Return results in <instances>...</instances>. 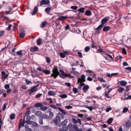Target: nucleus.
<instances>
[{
	"instance_id": "obj_1",
	"label": "nucleus",
	"mask_w": 131,
	"mask_h": 131,
	"mask_svg": "<svg viewBox=\"0 0 131 131\" xmlns=\"http://www.w3.org/2000/svg\"><path fill=\"white\" fill-rule=\"evenodd\" d=\"M61 116V118H63L64 116L61 113H59L58 115H57L55 119H54L52 123H54L56 125L58 123L60 122V116Z\"/></svg>"
},
{
	"instance_id": "obj_2",
	"label": "nucleus",
	"mask_w": 131,
	"mask_h": 131,
	"mask_svg": "<svg viewBox=\"0 0 131 131\" xmlns=\"http://www.w3.org/2000/svg\"><path fill=\"white\" fill-rule=\"evenodd\" d=\"M109 19V18L106 17L102 19L101 21V24L97 28H95V30H98L101 29L103 25L107 22L108 20Z\"/></svg>"
},
{
	"instance_id": "obj_3",
	"label": "nucleus",
	"mask_w": 131,
	"mask_h": 131,
	"mask_svg": "<svg viewBox=\"0 0 131 131\" xmlns=\"http://www.w3.org/2000/svg\"><path fill=\"white\" fill-rule=\"evenodd\" d=\"M52 73L51 74V77H53L54 79L56 78L59 74L58 72L57 67L55 68L52 70Z\"/></svg>"
},
{
	"instance_id": "obj_4",
	"label": "nucleus",
	"mask_w": 131,
	"mask_h": 131,
	"mask_svg": "<svg viewBox=\"0 0 131 131\" xmlns=\"http://www.w3.org/2000/svg\"><path fill=\"white\" fill-rule=\"evenodd\" d=\"M50 3V1L49 0H42L40 2V5H38L40 6H42L43 5H48Z\"/></svg>"
},
{
	"instance_id": "obj_5",
	"label": "nucleus",
	"mask_w": 131,
	"mask_h": 131,
	"mask_svg": "<svg viewBox=\"0 0 131 131\" xmlns=\"http://www.w3.org/2000/svg\"><path fill=\"white\" fill-rule=\"evenodd\" d=\"M37 86H34L32 88H31V89H30L28 90H27L28 92H29V94L30 95L36 90L37 89Z\"/></svg>"
},
{
	"instance_id": "obj_6",
	"label": "nucleus",
	"mask_w": 131,
	"mask_h": 131,
	"mask_svg": "<svg viewBox=\"0 0 131 131\" xmlns=\"http://www.w3.org/2000/svg\"><path fill=\"white\" fill-rule=\"evenodd\" d=\"M81 78H79L78 80V83H79L83 82L85 81V77L84 75H82L81 76Z\"/></svg>"
},
{
	"instance_id": "obj_7",
	"label": "nucleus",
	"mask_w": 131,
	"mask_h": 131,
	"mask_svg": "<svg viewBox=\"0 0 131 131\" xmlns=\"http://www.w3.org/2000/svg\"><path fill=\"white\" fill-rule=\"evenodd\" d=\"M72 121L75 124H77L78 122L80 125H81V120L79 118H78L77 120L75 118H72Z\"/></svg>"
},
{
	"instance_id": "obj_8",
	"label": "nucleus",
	"mask_w": 131,
	"mask_h": 131,
	"mask_svg": "<svg viewBox=\"0 0 131 131\" xmlns=\"http://www.w3.org/2000/svg\"><path fill=\"white\" fill-rule=\"evenodd\" d=\"M2 79L3 81H4L5 79L8 77V75L6 74L4 71L2 72Z\"/></svg>"
},
{
	"instance_id": "obj_9",
	"label": "nucleus",
	"mask_w": 131,
	"mask_h": 131,
	"mask_svg": "<svg viewBox=\"0 0 131 131\" xmlns=\"http://www.w3.org/2000/svg\"><path fill=\"white\" fill-rule=\"evenodd\" d=\"M31 117L30 116H27L26 117V120L25 121V123L29 124H31V122L30 121Z\"/></svg>"
},
{
	"instance_id": "obj_10",
	"label": "nucleus",
	"mask_w": 131,
	"mask_h": 131,
	"mask_svg": "<svg viewBox=\"0 0 131 131\" xmlns=\"http://www.w3.org/2000/svg\"><path fill=\"white\" fill-rule=\"evenodd\" d=\"M38 50V48L36 46L32 47L31 48L30 51L32 52H35L37 51Z\"/></svg>"
},
{
	"instance_id": "obj_11",
	"label": "nucleus",
	"mask_w": 131,
	"mask_h": 131,
	"mask_svg": "<svg viewBox=\"0 0 131 131\" xmlns=\"http://www.w3.org/2000/svg\"><path fill=\"white\" fill-rule=\"evenodd\" d=\"M68 129V127L66 125L63 126L62 128L60 129V131H67Z\"/></svg>"
},
{
	"instance_id": "obj_12",
	"label": "nucleus",
	"mask_w": 131,
	"mask_h": 131,
	"mask_svg": "<svg viewBox=\"0 0 131 131\" xmlns=\"http://www.w3.org/2000/svg\"><path fill=\"white\" fill-rule=\"evenodd\" d=\"M89 86L88 85H86L84 86L83 88V92L84 93H86L87 92L89 88Z\"/></svg>"
},
{
	"instance_id": "obj_13",
	"label": "nucleus",
	"mask_w": 131,
	"mask_h": 131,
	"mask_svg": "<svg viewBox=\"0 0 131 131\" xmlns=\"http://www.w3.org/2000/svg\"><path fill=\"white\" fill-rule=\"evenodd\" d=\"M56 27L54 29L55 31L57 32V30L58 29L59 30H60L61 29V26L59 24H57L56 25ZM59 31H57L58 32H59Z\"/></svg>"
},
{
	"instance_id": "obj_14",
	"label": "nucleus",
	"mask_w": 131,
	"mask_h": 131,
	"mask_svg": "<svg viewBox=\"0 0 131 131\" xmlns=\"http://www.w3.org/2000/svg\"><path fill=\"white\" fill-rule=\"evenodd\" d=\"M47 23V21H44L42 22L41 24L40 25V27L42 28H44L45 26L46 25Z\"/></svg>"
},
{
	"instance_id": "obj_15",
	"label": "nucleus",
	"mask_w": 131,
	"mask_h": 131,
	"mask_svg": "<svg viewBox=\"0 0 131 131\" xmlns=\"http://www.w3.org/2000/svg\"><path fill=\"white\" fill-rule=\"evenodd\" d=\"M92 14V12L89 10H86L85 13V15L88 16H90Z\"/></svg>"
},
{
	"instance_id": "obj_16",
	"label": "nucleus",
	"mask_w": 131,
	"mask_h": 131,
	"mask_svg": "<svg viewBox=\"0 0 131 131\" xmlns=\"http://www.w3.org/2000/svg\"><path fill=\"white\" fill-rule=\"evenodd\" d=\"M67 18V17L64 16H61L58 17V19L59 20H64Z\"/></svg>"
},
{
	"instance_id": "obj_17",
	"label": "nucleus",
	"mask_w": 131,
	"mask_h": 131,
	"mask_svg": "<svg viewBox=\"0 0 131 131\" xmlns=\"http://www.w3.org/2000/svg\"><path fill=\"white\" fill-rule=\"evenodd\" d=\"M41 112L40 111H38L35 113V115L37 116L41 117L42 115Z\"/></svg>"
},
{
	"instance_id": "obj_18",
	"label": "nucleus",
	"mask_w": 131,
	"mask_h": 131,
	"mask_svg": "<svg viewBox=\"0 0 131 131\" xmlns=\"http://www.w3.org/2000/svg\"><path fill=\"white\" fill-rule=\"evenodd\" d=\"M38 9V7H35L33 10V12L32 13V15H35L37 13Z\"/></svg>"
},
{
	"instance_id": "obj_19",
	"label": "nucleus",
	"mask_w": 131,
	"mask_h": 131,
	"mask_svg": "<svg viewBox=\"0 0 131 131\" xmlns=\"http://www.w3.org/2000/svg\"><path fill=\"white\" fill-rule=\"evenodd\" d=\"M43 105L41 103H36L35 105V106L36 107H40V108L43 106Z\"/></svg>"
},
{
	"instance_id": "obj_20",
	"label": "nucleus",
	"mask_w": 131,
	"mask_h": 131,
	"mask_svg": "<svg viewBox=\"0 0 131 131\" xmlns=\"http://www.w3.org/2000/svg\"><path fill=\"white\" fill-rule=\"evenodd\" d=\"M131 125V123L130 122L128 121L126 123L125 126L127 128H129Z\"/></svg>"
},
{
	"instance_id": "obj_21",
	"label": "nucleus",
	"mask_w": 131,
	"mask_h": 131,
	"mask_svg": "<svg viewBox=\"0 0 131 131\" xmlns=\"http://www.w3.org/2000/svg\"><path fill=\"white\" fill-rule=\"evenodd\" d=\"M119 82L121 85L122 86H124L127 84V82L125 81H121Z\"/></svg>"
},
{
	"instance_id": "obj_22",
	"label": "nucleus",
	"mask_w": 131,
	"mask_h": 131,
	"mask_svg": "<svg viewBox=\"0 0 131 131\" xmlns=\"http://www.w3.org/2000/svg\"><path fill=\"white\" fill-rule=\"evenodd\" d=\"M110 29V27L108 26L104 27L103 29V31H106L109 30Z\"/></svg>"
},
{
	"instance_id": "obj_23",
	"label": "nucleus",
	"mask_w": 131,
	"mask_h": 131,
	"mask_svg": "<svg viewBox=\"0 0 131 131\" xmlns=\"http://www.w3.org/2000/svg\"><path fill=\"white\" fill-rule=\"evenodd\" d=\"M48 108L46 106H41L40 108V110L42 111H45Z\"/></svg>"
},
{
	"instance_id": "obj_24",
	"label": "nucleus",
	"mask_w": 131,
	"mask_h": 131,
	"mask_svg": "<svg viewBox=\"0 0 131 131\" xmlns=\"http://www.w3.org/2000/svg\"><path fill=\"white\" fill-rule=\"evenodd\" d=\"M51 8L50 7H48L46 8L45 10V11L48 14L51 11Z\"/></svg>"
},
{
	"instance_id": "obj_25",
	"label": "nucleus",
	"mask_w": 131,
	"mask_h": 131,
	"mask_svg": "<svg viewBox=\"0 0 131 131\" xmlns=\"http://www.w3.org/2000/svg\"><path fill=\"white\" fill-rule=\"evenodd\" d=\"M58 109L62 113H63L64 114H66V111H65L64 110H62V109H61V108H58Z\"/></svg>"
},
{
	"instance_id": "obj_26",
	"label": "nucleus",
	"mask_w": 131,
	"mask_h": 131,
	"mask_svg": "<svg viewBox=\"0 0 131 131\" xmlns=\"http://www.w3.org/2000/svg\"><path fill=\"white\" fill-rule=\"evenodd\" d=\"M85 8H81L79 9L78 10L79 12L82 13H83L84 12Z\"/></svg>"
},
{
	"instance_id": "obj_27",
	"label": "nucleus",
	"mask_w": 131,
	"mask_h": 131,
	"mask_svg": "<svg viewBox=\"0 0 131 131\" xmlns=\"http://www.w3.org/2000/svg\"><path fill=\"white\" fill-rule=\"evenodd\" d=\"M48 94L51 95H54L56 94L53 91H49L48 93Z\"/></svg>"
},
{
	"instance_id": "obj_28",
	"label": "nucleus",
	"mask_w": 131,
	"mask_h": 131,
	"mask_svg": "<svg viewBox=\"0 0 131 131\" xmlns=\"http://www.w3.org/2000/svg\"><path fill=\"white\" fill-rule=\"evenodd\" d=\"M25 36V34L24 32H20L19 34L20 37L21 38H23Z\"/></svg>"
},
{
	"instance_id": "obj_29",
	"label": "nucleus",
	"mask_w": 131,
	"mask_h": 131,
	"mask_svg": "<svg viewBox=\"0 0 131 131\" xmlns=\"http://www.w3.org/2000/svg\"><path fill=\"white\" fill-rule=\"evenodd\" d=\"M31 124L32 125L34 126L35 127H38L39 126V125L38 124L36 123L35 122H31Z\"/></svg>"
},
{
	"instance_id": "obj_30",
	"label": "nucleus",
	"mask_w": 131,
	"mask_h": 131,
	"mask_svg": "<svg viewBox=\"0 0 131 131\" xmlns=\"http://www.w3.org/2000/svg\"><path fill=\"white\" fill-rule=\"evenodd\" d=\"M59 97L62 98H66L67 97V95L66 94H63L62 95H59Z\"/></svg>"
},
{
	"instance_id": "obj_31",
	"label": "nucleus",
	"mask_w": 131,
	"mask_h": 131,
	"mask_svg": "<svg viewBox=\"0 0 131 131\" xmlns=\"http://www.w3.org/2000/svg\"><path fill=\"white\" fill-rule=\"evenodd\" d=\"M23 50H20L19 51L16 52L18 56H21L23 54V53L22 52Z\"/></svg>"
},
{
	"instance_id": "obj_32",
	"label": "nucleus",
	"mask_w": 131,
	"mask_h": 131,
	"mask_svg": "<svg viewBox=\"0 0 131 131\" xmlns=\"http://www.w3.org/2000/svg\"><path fill=\"white\" fill-rule=\"evenodd\" d=\"M124 90V88H123L121 87L119 88L118 90V91L119 93H121Z\"/></svg>"
},
{
	"instance_id": "obj_33",
	"label": "nucleus",
	"mask_w": 131,
	"mask_h": 131,
	"mask_svg": "<svg viewBox=\"0 0 131 131\" xmlns=\"http://www.w3.org/2000/svg\"><path fill=\"white\" fill-rule=\"evenodd\" d=\"M25 118H24V119H23V122H21L22 119H21L20 120V121H21V122L20 123V124L21 126H24V124H25Z\"/></svg>"
},
{
	"instance_id": "obj_34",
	"label": "nucleus",
	"mask_w": 131,
	"mask_h": 131,
	"mask_svg": "<svg viewBox=\"0 0 131 131\" xmlns=\"http://www.w3.org/2000/svg\"><path fill=\"white\" fill-rule=\"evenodd\" d=\"M42 43L41 39L39 38L37 40V44L38 45H39Z\"/></svg>"
},
{
	"instance_id": "obj_35",
	"label": "nucleus",
	"mask_w": 131,
	"mask_h": 131,
	"mask_svg": "<svg viewBox=\"0 0 131 131\" xmlns=\"http://www.w3.org/2000/svg\"><path fill=\"white\" fill-rule=\"evenodd\" d=\"M45 74H49L50 73V70H44L43 72Z\"/></svg>"
},
{
	"instance_id": "obj_36",
	"label": "nucleus",
	"mask_w": 131,
	"mask_h": 131,
	"mask_svg": "<svg viewBox=\"0 0 131 131\" xmlns=\"http://www.w3.org/2000/svg\"><path fill=\"white\" fill-rule=\"evenodd\" d=\"M42 118H43L45 119H49V117L46 114H45L43 115L42 117Z\"/></svg>"
},
{
	"instance_id": "obj_37",
	"label": "nucleus",
	"mask_w": 131,
	"mask_h": 131,
	"mask_svg": "<svg viewBox=\"0 0 131 131\" xmlns=\"http://www.w3.org/2000/svg\"><path fill=\"white\" fill-rule=\"evenodd\" d=\"M98 80L101 82H105V81L104 80L103 78L101 77H99L98 78Z\"/></svg>"
},
{
	"instance_id": "obj_38",
	"label": "nucleus",
	"mask_w": 131,
	"mask_h": 131,
	"mask_svg": "<svg viewBox=\"0 0 131 131\" xmlns=\"http://www.w3.org/2000/svg\"><path fill=\"white\" fill-rule=\"evenodd\" d=\"M46 61L48 63H49L50 61V59L49 57H47L46 58Z\"/></svg>"
},
{
	"instance_id": "obj_39",
	"label": "nucleus",
	"mask_w": 131,
	"mask_h": 131,
	"mask_svg": "<svg viewBox=\"0 0 131 131\" xmlns=\"http://www.w3.org/2000/svg\"><path fill=\"white\" fill-rule=\"evenodd\" d=\"M15 116V115L14 114H11L10 116V118L11 119H14Z\"/></svg>"
},
{
	"instance_id": "obj_40",
	"label": "nucleus",
	"mask_w": 131,
	"mask_h": 131,
	"mask_svg": "<svg viewBox=\"0 0 131 131\" xmlns=\"http://www.w3.org/2000/svg\"><path fill=\"white\" fill-rule=\"evenodd\" d=\"M90 49V47L89 46L86 47L84 48V50L85 52H88Z\"/></svg>"
},
{
	"instance_id": "obj_41",
	"label": "nucleus",
	"mask_w": 131,
	"mask_h": 131,
	"mask_svg": "<svg viewBox=\"0 0 131 131\" xmlns=\"http://www.w3.org/2000/svg\"><path fill=\"white\" fill-rule=\"evenodd\" d=\"M128 109L127 108H123V111L122 112L123 113H124L128 111Z\"/></svg>"
},
{
	"instance_id": "obj_42",
	"label": "nucleus",
	"mask_w": 131,
	"mask_h": 131,
	"mask_svg": "<svg viewBox=\"0 0 131 131\" xmlns=\"http://www.w3.org/2000/svg\"><path fill=\"white\" fill-rule=\"evenodd\" d=\"M13 12L10 11H6L5 12L6 14H12L13 13Z\"/></svg>"
},
{
	"instance_id": "obj_43",
	"label": "nucleus",
	"mask_w": 131,
	"mask_h": 131,
	"mask_svg": "<svg viewBox=\"0 0 131 131\" xmlns=\"http://www.w3.org/2000/svg\"><path fill=\"white\" fill-rule=\"evenodd\" d=\"M85 107L86 108H88L91 111H92L93 109V108L92 106H86Z\"/></svg>"
},
{
	"instance_id": "obj_44",
	"label": "nucleus",
	"mask_w": 131,
	"mask_h": 131,
	"mask_svg": "<svg viewBox=\"0 0 131 131\" xmlns=\"http://www.w3.org/2000/svg\"><path fill=\"white\" fill-rule=\"evenodd\" d=\"M43 118H40L39 119V123L41 125H43Z\"/></svg>"
},
{
	"instance_id": "obj_45",
	"label": "nucleus",
	"mask_w": 131,
	"mask_h": 131,
	"mask_svg": "<svg viewBox=\"0 0 131 131\" xmlns=\"http://www.w3.org/2000/svg\"><path fill=\"white\" fill-rule=\"evenodd\" d=\"M85 71L87 73H89L90 74V75H92L91 74H92L93 73V72L92 71L90 70H86Z\"/></svg>"
},
{
	"instance_id": "obj_46",
	"label": "nucleus",
	"mask_w": 131,
	"mask_h": 131,
	"mask_svg": "<svg viewBox=\"0 0 131 131\" xmlns=\"http://www.w3.org/2000/svg\"><path fill=\"white\" fill-rule=\"evenodd\" d=\"M67 120H65L62 122L61 124L63 126L67 124Z\"/></svg>"
},
{
	"instance_id": "obj_47",
	"label": "nucleus",
	"mask_w": 131,
	"mask_h": 131,
	"mask_svg": "<svg viewBox=\"0 0 131 131\" xmlns=\"http://www.w3.org/2000/svg\"><path fill=\"white\" fill-rule=\"evenodd\" d=\"M60 56L61 57L64 58L65 57V55L63 53H60Z\"/></svg>"
},
{
	"instance_id": "obj_48",
	"label": "nucleus",
	"mask_w": 131,
	"mask_h": 131,
	"mask_svg": "<svg viewBox=\"0 0 131 131\" xmlns=\"http://www.w3.org/2000/svg\"><path fill=\"white\" fill-rule=\"evenodd\" d=\"M62 76L65 77H67L69 76V74H65L64 73H62Z\"/></svg>"
},
{
	"instance_id": "obj_49",
	"label": "nucleus",
	"mask_w": 131,
	"mask_h": 131,
	"mask_svg": "<svg viewBox=\"0 0 131 131\" xmlns=\"http://www.w3.org/2000/svg\"><path fill=\"white\" fill-rule=\"evenodd\" d=\"M25 81H26V83L27 84H32V83L31 81H30L29 80H26Z\"/></svg>"
},
{
	"instance_id": "obj_50",
	"label": "nucleus",
	"mask_w": 131,
	"mask_h": 131,
	"mask_svg": "<svg viewBox=\"0 0 131 131\" xmlns=\"http://www.w3.org/2000/svg\"><path fill=\"white\" fill-rule=\"evenodd\" d=\"M42 94L41 93L40 94H38L37 95L35 96V98H38L40 97L42 95Z\"/></svg>"
},
{
	"instance_id": "obj_51",
	"label": "nucleus",
	"mask_w": 131,
	"mask_h": 131,
	"mask_svg": "<svg viewBox=\"0 0 131 131\" xmlns=\"http://www.w3.org/2000/svg\"><path fill=\"white\" fill-rule=\"evenodd\" d=\"M4 33V31L1 30L0 31V37L3 35Z\"/></svg>"
},
{
	"instance_id": "obj_52",
	"label": "nucleus",
	"mask_w": 131,
	"mask_h": 131,
	"mask_svg": "<svg viewBox=\"0 0 131 131\" xmlns=\"http://www.w3.org/2000/svg\"><path fill=\"white\" fill-rule=\"evenodd\" d=\"M71 72L74 75H77L78 74V72L76 71H71Z\"/></svg>"
},
{
	"instance_id": "obj_53",
	"label": "nucleus",
	"mask_w": 131,
	"mask_h": 131,
	"mask_svg": "<svg viewBox=\"0 0 131 131\" xmlns=\"http://www.w3.org/2000/svg\"><path fill=\"white\" fill-rule=\"evenodd\" d=\"M71 8L74 10H76L77 9L78 7L77 6H72L71 7Z\"/></svg>"
},
{
	"instance_id": "obj_54",
	"label": "nucleus",
	"mask_w": 131,
	"mask_h": 131,
	"mask_svg": "<svg viewBox=\"0 0 131 131\" xmlns=\"http://www.w3.org/2000/svg\"><path fill=\"white\" fill-rule=\"evenodd\" d=\"M108 91H106L105 92V94H108L109 93L111 92L112 89L109 88L108 89Z\"/></svg>"
},
{
	"instance_id": "obj_55",
	"label": "nucleus",
	"mask_w": 131,
	"mask_h": 131,
	"mask_svg": "<svg viewBox=\"0 0 131 131\" xmlns=\"http://www.w3.org/2000/svg\"><path fill=\"white\" fill-rule=\"evenodd\" d=\"M25 130L26 131H32V129L28 127H26V128H25Z\"/></svg>"
},
{
	"instance_id": "obj_56",
	"label": "nucleus",
	"mask_w": 131,
	"mask_h": 131,
	"mask_svg": "<svg viewBox=\"0 0 131 131\" xmlns=\"http://www.w3.org/2000/svg\"><path fill=\"white\" fill-rule=\"evenodd\" d=\"M73 90L74 93H77L78 91L77 89L76 88H73Z\"/></svg>"
},
{
	"instance_id": "obj_57",
	"label": "nucleus",
	"mask_w": 131,
	"mask_h": 131,
	"mask_svg": "<svg viewBox=\"0 0 131 131\" xmlns=\"http://www.w3.org/2000/svg\"><path fill=\"white\" fill-rule=\"evenodd\" d=\"M37 69L38 70L42 72H43L44 70V69L43 68H38Z\"/></svg>"
},
{
	"instance_id": "obj_58",
	"label": "nucleus",
	"mask_w": 131,
	"mask_h": 131,
	"mask_svg": "<svg viewBox=\"0 0 131 131\" xmlns=\"http://www.w3.org/2000/svg\"><path fill=\"white\" fill-rule=\"evenodd\" d=\"M113 121V119L112 118H110L107 121V122L108 124L110 123Z\"/></svg>"
},
{
	"instance_id": "obj_59",
	"label": "nucleus",
	"mask_w": 131,
	"mask_h": 131,
	"mask_svg": "<svg viewBox=\"0 0 131 131\" xmlns=\"http://www.w3.org/2000/svg\"><path fill=\"white\" fill-rule=\"evenodd\" d=\"M5 89H8L9 88V85L8 84H6L4 86Z\"/></svg>"
},
{
	"instance_id": "obj_60",
	"label": "nucleus",
	"mask_w": 131,
	"mask_h": 131,
	"mask_svg": "<svg viewBox=\"0 0 131 131\" xmlns=\"http://www.w3.org/2000/svg\"><path fill=\"white\" fill-rule=\"evenodd\" d=\"M65 108L67 109H68L72 108V106H70V105L66 106H65Z\"/></svg>"
},
{
	"instance_id": "obj_61",
	"label": "nucleus",
	"mask_w": 131,
	"mask_h": 131,
	"mask_svg": "<svg viewBox=\"0 0 131 131\" xmlns=\"http://www.w3.org/2000/svg\"><path fill=\"white\" fill-rule=\"evenodd\" d=\"M12 26V24H9V25L7 29V30H10V28Z\"/></svg>"
},
{
	"instance_id": "obj_62",
	"label": "nucleus",
	"mask_w": 131,
	"mask_h": 131,
	"mask_svg": "<svg viewBox=\"0 0 131 131\" xmlns=\"http://www.w3.org/2000/svg\"><path fill=\"white\" fill-rule=\"evenodd\" d=\"M122 52L125 54H127L126 50L125 49V48H123L122 49Z\"/></svg>"
},
{
	"instance_id": "obj_63",
	"label": "nucleus",
	"mask_w": 131,
	"mask_h": 131,
	"mask_svg": "<svg viewBox=\"0 0 131 131\" xmlns=\"http://www.w3.org/2000/svg\"><path fill=\"white\" fill-rule=\"evenodd\" d=\"M112 109V108L111 107H110L108 108H107L106 110V112H109L110 110Z\"/></svg>"
},
{
	"instance_id": "obj_64",
	"label": "nucleus",
	"mask_w": 131,
	"mask_h": 131,
	"mask_svg": "<svg viewBox=\"0 0 131 131\" xmlns=\"http://www.w3.org/2000/svg\"><path fill=\"white\" fill-rule=\"evenodd\" d=\"M78 54L79 55V57L80 58H82V53L81 52H78Z\"/></svg>"
}]
</instances>
